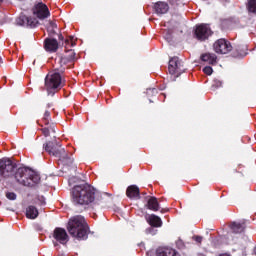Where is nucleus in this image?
<instances>
[{"instance_id": "nucleus-31", "label": "nucleus", "mask_w": 256, "mask_h": 256, "mask_svg": "<svg viewBox=\"0 0 256 256\" xmlns=\"http://www.w3.org/2000/svg\"><path fill=\"white\" fill-rule=\"evenodd\" d=\"M203 72L206 74V75H213V68L210 67V66H206L203 68Z\"/></svg>"}, {"instance_id": "nucleus-45", "label": "nucleus", "mask_w": 256, "mask_h": 256, "mask_svg": "<svg viewBox=\"0 0 256 256\" xmlns=\"http://www.w3.org/2000/svg\"><path fill=\"white\" fill-rule=\"evenodd\" d=\"M0 3H3V0H0Z\"/></svg>"}, {"instance_id": "nucleus-38", "label": "nucleus", "mask_w": 256, "mask_h": 256, "mask_svg": "<svg viewBox=\"0 0 256 256\" xmlns=\"http://www.w3.org/2000/svg\"><path fill=\"white\" fill-rule=\"evenodd\" d=\"M52 106H53L52 104H47L48 109H49L50 107H52Z\"/></svg>"}, {"instance_id": "nucleus-33", "label": "nucleus", "mask_w": 256, "mask_h": 256, "mask_svg": "<svg viewBox=\"0 0 256 256\" xmlns=\"http://www.w3.org/2000/svg\"><path fill=\"white\" fill-rule=\"evenodd\" d=\"M194 241H196V243H201V241H203V237H201V236H195V237H194Z\"/></svg>"}, {"instance_id": "nucleus-6", "label": "nucleus", "mask_w": 256, "mask_h": 256, "mask_svg": "<svg viewBox=\"0 0 256 256\" xmlns=\"http://www.w3.org/2000/svg\"><path fill=\"white\" fill-rule=\"evenodd\" d=\"M17 169V164L12 162L9 158H2L0 160V177H11Z\"/></svg>"}, {"instance_id": "nucleus-7", "label": "nucleus", "mask_w": 256, "mask_h": 256, "mask_svg": "<svg viewBox=\"0 0 256 256\" xmlns=\"http://www.w3.org/2000/svg\"><path fill=\"white\" fill-rule=\"evenodd\" d=\"M168 71L170 75H176V77H179V75L185 73L186 68L179 57H173L169 61Z\"/></svg>"}, {"instance_id": "nucleus-19", "label": "nucleus", "mask_w": 256, "mask_h": 256, "mask_svg": "<svg viewBox=\"0 0 256 256\" xmlns=\"http://www.w3.org/2000/svg\"><path fill=\"white\" fill-rule=\"evenodd\" d=\"M26 217L27 219H37L39 217V210L37 207L30 205L26 208Z\"/></svg>"}, {"instance_id": "nucleus-2", "label": "nucleus", "mask_w": 256, "mask_h": 256, "mask_svg": "<svg viewBox=\"0 0 256 256\" xmlns=\"http://www.w3.org/2000/svg\"><path fill=\"white\" fill-rule=\"evenodd\" d=\"M95 201V188L84 184L74 186L72 189V203L76 207H83Z\"/></svg>"}, {"instance_id": "nucleus-5", "label": "nucleus", "mask_w": 256, "mask_h": 256, "mask_svg": "<svg viewBox=\"0 0 256 256\" xmlns=\"http://www.w3.org/2000/svg\"><path fill=\"white\" fill-rule=\"evenodd\" d=\"M15 180L20 185L24 187H35L39 181H41V177L31 168L20 167L16 170L14 174Z\"/></svg>"}, {"instance_id": "nucleus-37", "label": "nucleus", "mask_w": 256, "mask_h": 256, "mask_svg": "<svg viewBox=\"0 0 256 256\" xmlns=\"http://www.w3.org/2000/svg\"><path fill=\"white\" fill-rule=\"evenodd\" d=\"M219 256H231L229 254H220Z\"/></svg>"}, {"instance_id": "nucleus-3", "label": "nucleus", "mask_w": 256, "mask_h": 256, "mask_svg": "<svg viewBox=\"0 0 256 256\" xmlns=\"http://www.w3.org/2000/svg\"><path fill=\"white\" fill-rule=\"evenodd\" d=\"M44 150L47 154L52 157H57L59 163L64 165L65 167H71L73 165V158L69 156L65 148L61 146V143L57 141V139H53L52 141H48L43 145Z\"/></svg>"}, {"instance_id": "nucleus-41", "label": "nucleus", "mask_w": 256, "mask_h": 256, "mask_svg": "<svg viewBox=\"0 0 256 256\" xmlns=\"http://www.w3.org/2000/svg\"><path fill=\"white\" fill-rule=\"evenodd\" d=\"M57 245H58L57 242H54V246L57 247Z\"/></svg>"}, {"instance_id": "nucleus-11", "label": "nucleus", "mask_w": 256, "mask_h": 256, "mask_svg": "<svg viewBox=\"0 0 256 256\" xmlns=\"http://www.w3.org/2000/svg\"><path fill=\"white\" fill-rule=\"evenodd\" d=\"M33 14L36 15L38 19H47L51 13L49 12V8L47 5L43 4L42 2L38 3L33 8Z\"/></svg>"}, {"instance_id": "nucleus-21", "label": "nucleus", "mask_w": 256, "mask_h": 256, "mask_svg": "<svg viewBox=\"0 0 256 256\" xmlns=\"http://www.w3.org/2000/svg\"><path fill=\"white\" fill-rule=\"evenodd\" d=\"M231 230L233 231V233H243V231H245V223H237V222H233L231 224Z\"/></svg>"}, {"instance_id": "nucleus-4", "label": "nucleus", "mask_w": 256, "mask_h": 256, "mask_svg": "<svg viewBox=\"0 0 256 256\" xmlns=\"http://www.w3.org/2000/svg\"><path fill=\"white\" fill-rule=\"evenodd\" d=\"M67 230L71 237H74L79 241H85L89 235V226L87 225V222H85L83 216H75L71 218L68 222Z\"/></svg>"}, {"instance_id": "nucleus-28", "label": "nucleus", "mask_w": 256, "mask_h": 256, "mask_svg": "<svg viewBox=\"0 0 256 256\" xmlns=\"http://www.w3.org/2000/svg\"><path fill=\"white\" fill-rule=\"evenodd\" d=\"M154 226H151L146 229L147 235H157V229L153 228Z\"/></svg>"}, {"instance_id": "nucleus-13", "label": "nucleus", "mask_w": 256, "mask_h": 256, "mask_svg": "<svg viewBox=\"0 0 256 256\" xmlns=\"http://www.w3.org/2000/svg\"><path fill=\"white\" fill-rule=\"evenodd\" d=\"M44 49L49 53H55L59 49V42L55 38H46L44 41Z\"/></svg>"}, {"instance_id": "nucleus-26", "label": "nucleus", "mask_w": 256, "mask_h": 256, "mask_svg": "<svg viewBox=\"0 0 256 256\" xmlns=\"http://www.w3.org/2000/svg\"><path fill=\"white\" fill-rule=\"evenodd\" d=\"M50 119H51V112H49V110H45L44 116H43V121L45 125H49Z\"/></svg>"}, {"instance_id": "nucleus-16", "label": "nucleus", "mask_w": 256, "mask_h": 256, "mask_svg": "<svg viewBox=\"0 0 256 256\" xmlns=\"http://www.w3.org/2000/svg\"><path fill=\"white\" fill-rule=\"evenodd\" d=\"M154 10L157 15H165L169 11V4L166 2H157L154 4Z\"/></svg>"}, {"instance_id": "nucleus-40", "label": "nucleus", "mask_w": 256, "mask_h": 256, "mask_svg": "<svg viewBox=\"0 0 256 256\" xmlns=\"http://www.w3.org/2000/svg\"><path fill=\"white\" fill-rule=\"evenodd\" d=\"M66 57H71V53H68V54L66 55Z\"/></svg>"}, {"instance_id": "nucleus-34", "label": "nucleus", "mask_w": 256, "mask_h": 256, "mask_svg": "<svg viewBox=\"0 0 256 256\" xmlns=\"http://www.w3.org/2000/svg\"><path fill=\"white\" fill-rule=\"evenodd\" d=\"M178 1L179 0H170V5H175V4H177Z\"/></svg>"}, {"instance_id": "nucleus-35", "label": "nucleus", "mask_w": 256, "mask_h": 256, "mask_svg": "<svg viewBox=\"0 0 256 256\" xmlns=\"http://www.w3.org/2000/svg\"><path fill=\"white\" fill-rule=\"evenodd\" d=\"M107 195H109V194L104 193L103 195H100V199H105V197H107Z\"/></svg>"}, {"instance_id": "nucleus-24", "label": "nucleus", "mask_w": 256, "mask_h": 256, "mask_svg": "<svg viewBox=\"0 0 256 256\" xmlns=\"http://www.w3.org/2000/svg\"><path fill=\"white\" fill-rule=\"evenodd\" d=\"M55 29H57V24L53 21L48 22V25H47L48 33H52V35H55Z\"/></svg>"}, {"instance_id": "nucleus-39", "label": "nucleus", "mask_w": 256, "mask_h": 256, "mask_svg": "<svg viewBox=\"0 0 256 256\" xmlns=\"http://www.w3.org/2000/svg\"><path fill=\"white\" fill-rule=\"evenodd\" d=\"M0 63H3V58L0 56Z\"/></svg>"}, {"instance_id": "nucleus-44", "label": "nucleus", "mask_w": 256, "mask_h": 256, "mask_svg": "<svg viewBox=\"0 0 256 256\" xmlns=\"http://www.w3.org/2000/svg\"><path fill=\"white\" fill-rule=\"evenodd\" d=\"M254 253H255V255H256V247L254 248Z\"/></svg>"}, {"instance_id": "nucleus-46", "label": "nucleus", "mask_w": 256, "mask_h": 256, "mask_svg": "<svg viewBox=\"0 0 256 256\" xmlns=\"http://www.w3.org/2000/svg\"><path fill=\"white\" fill-rule=\"evenodd\" d=\"M66 43H69V40H66Z\"/></svg>"}, {"instance_id": "nucleus-42", "label": "nucleus", "mask_w": 256, "mask_h": 256, "mask_svg": "<svg viewBox=\"0 0 256 256\" xmlns=\"http://www.w3.org/2000/svg\"><path fill=\"white\" fill-rule=\"evenodd\" d=\"M71 41H73V36H70Z\"/></svg>"}, {"instance_id": "nucleus-23", "label": "nucleus", "mask_w": 256, "mask_h": 256, "mask_svg": "<svg viewBox=\"0 0 256 256\" xmlns=\"http://www.w3.org/2000/svg\"><path fill=\"white\" fill-rule=\"evenodd\" d=\"M55 133V125H50L49 127H45L42 129V133L44 137H49L50 133Z\"/></svg>"}, {"instance_id": "nucleus-29", "label": "nucleus", "mask_w": 256, "mask_h": 256, "mask_svg": "<svg viewBox=\"0 0 256 256\" xmlns=\"http://www.w3.org/2000/svg\"><path fill=\"white\" fill-rule=\"evenodd\" d=\"M146 94L148 95V97H151L153 95H157V89H155V88H148L146 90Z\"/></svg>"}, {"instance_id": "nucleus-32", "label": "nucleus", "mask_w": 256, "mask_h": 256, "mask_svg": "<svg viewBox=\"0 0 256 256\" xmlns=\"http://www.w3.org/2000/svg\"><path fill=\"white\" fill-rule=\"evenodd\" d=\"M38 201H39V205H45V197L39 196Z\"/></svg>"}, {"instance_id": "nucleus-9", "label": "nucleus", "mask_w": 256, "mask_h": 256, "mask_svg": "<svg viewBox=\"0 0 256 256\" xmlns=\"http://www.w3.org/2000/svg\"><path fill=\"white\" fill-rule=\"evenodd\" d=\"M195 38L198 39V41H205L213 35V31H211V27L207 24H200L196 26L195 32H194Z\"/></svg>"}, {"instance_id": "nucleus-43", "label": "nucleus", "mask_w": 256, "mask_h": 256, "mask_svg": "<svg viewBox=\"0 0 256 256\" xmlns=\"http://www.w3.org/2000/svg\"><path fill=\"white\" fill-rule=\"evenodd\" d=\"M72 47L75 45V43L71 42Z\"/></svg>"}, {"instance_id": "nucleus-36", "label": "nucleus", "mask_w": 256, "mask_h": 256, "mask_svg": "<svg viewBox=\"0 0 256 256\" xmlns=\"http://www.w3.org/2000/svg\"><path fill=\"white\" fill-rule=\"evenodd\" d=\"M59 39H60V41H63V35H59Z\"/></svg>"}, {"instance_id": "nucleus-10", "label": "nucleus", "mask_w": 256, "mask_h": 256, "mask_svg": "<svg viewBox=\"0 0 256 256\" xmlns=\"http://www.w3.org/2000/svg\"><path fill=\"white\" fill-rule=\"evenodd\" d=\"M16 25H20L21 27H37L39 21L36 18L27 17L21 14L16 19Z\"/></svg>"}, {"instance_id": "nucleus-30", "label": "nucleus", "mask_w": 256, "mask_h": 256, "mask_svg": "<svg viewBox=\"0 0 256 256\" xmlns=\"http://www.w3.org/2000/svg\"><path fill=\"white\" fill-rule=\"evenodd\" d=\"M6 197L10 201H15V199H17V194H15L14 192H8L6 193Z\"/></svg>"}, {"instance_id": "nucleus-20", "label": "nucleus", "mask_w": 256, "mask_h": 256, "mask_svg": "<svg viewBox=\"0 0 256 256\" xmlns=\"http://www.w3.org/2000/svg\"><path fill=\"white\" fill-rule=\"evenodd\" d=\"M201 61L209 63V65H215L217 63V55L212 53H205L201 55Z\"/></svg>"}, {"instance_id": "nucleus-8", "label": "nucleus", "mask_w": 256, "mask_h": 256, "mask_svg": "<svg viewBox=\"0 0 256 256\" xmlns=\"http://www.w3.org/2000/svg\"><path fill=\"white\" fill-rule=\"evenodd\" d=\"M215 53H219L220 55H227L230 51H233V46L231 42L226 39H218L213 45Z\"/></svg>"}, {"instance_id": "nucleus-18", "label": "nucleus", "mask_w": 256, "mask_h": 256, "mask_svg": "<svg viewBox=\"0 0 256 256\" xmlns=\"http://www.w3.org/2000/svg\"><path fill=\"white\" fill-rule=\"evenodd\" d=\"M147 222L151 227H161L163 225V221L161 218L155 214H151L146 218Z\"/></svg>"}, {"instance_id": "nucleus-15", "label": "nucleus", "mask_w": 256, "mask_h": 256, "mask_svg": "<svg viewBox=\"0 0 256 256\" xmlns=\"http://www.w3.org/2000/svg\"><path fill=\"white\" fill-rule=\"evenodd\" d=\"M126 195L129 199H141V194L137 185L129 186L126 190Z\"/></svg>"}, {"instance_id": "nucleus-12", "label": "nucleus", "mask_w": 256, "mask_h": 256, "mask_svg": "<svg viewBox=\"0 0 256 256\" xmlns=\"http://www.w3.org/2000/svg\"><path fill=\"white\" fill-rule=\"evenodd\" d=\"M53 237L58 243H61V245H65L69 242V235L67 234V231L63 228H55L53 232Z\"/></svg>"}, {"instance_id": "nucleus-14", "label": "nucleus", "mask_w": 256, "mask_h": 256, "mask_svg": "<svg viewBox=\"0 0 256 256\" xmlns=\"http://www.w3.org/2000/svg\"><path fill=\"white\" fill-rule=\"evenodd\" d=\"M146 199H148L145 205L147 209H149L150 211H159L161 209V206L159 205V201L157 200V197L147 196Z\"/></svg>"}, {"instance_id": "nucleus-1", "label": "nucleus", "mask_w": 256, "mask_h": 256, "mask_svg": "<svg viewBox=\"0 0 256 256\" xmlns=\"http://www.w3.org/2000/svg\"><path fill=\"white\" fill-rule=\"evenodd\" d=\"M67 53H71V56L64 55L59 57L58 63L60 68L55 69L54 72L48 74L45 78V87L48 95H55V90L63 87V78L61 77V73H65L63 66L71 63V61H75V51L69 50Z\"/></svg>"}, {"instance_id": "nucleus-17", "label": "nucleus", "mask_w": 256, "mask_h": 256, "mask_svg": "<svg viewBox=\"0 0 256 256\" xmlns=\"http://www.w3.org/2000/svg\"><path fill=\"white\" fill-rule=\"evenodd\" d=\"M156 256H179L174 249L160 247L156 250Z\"/></svg>"}, {"instance_id": "nucleus-22", "label": "nucleus", "mask_w": 256, "mask_h": 256, "mask_svg": "<svg viewBox=\"0 0 256 256\" xmlns=\"http://www.w3.org/2000/svg\"><path fill=\"white\" fill-rule=\"evenodd\" d=\"M246 7L250 13L256 15V0H248Z\"/></svg>"}, {"instance_id": "nucleus-25", "label": "nucleus", "mask_w": 256, "mask_h": 256, "mask_svg": "<svg viewBox=\"0 0 256 256\" xmlns=\"http://www.w3.org/2000/svg\"><path fill=\"white\" fill-rule=\"evenodd\" d=\"M220 87H223V82L219 79H214L213 84L211 86L212 91H217Z\"/></svg>"}, {"instance_id": "nucleus-27", "label": "nucleus", "mask_w": 256, "mask_h": 256, "mask_svg": "<svg viewBox=\"0 0 256 256\" xmlns=\"http://www.w3.org/2000/svg\"><path fill=\"white\" fill-rule=\"evenodd\" d=\"M171 35H173V30L168 29L164 31V38L166 39V41H171Z\"/></svg>"}]
</instances>
